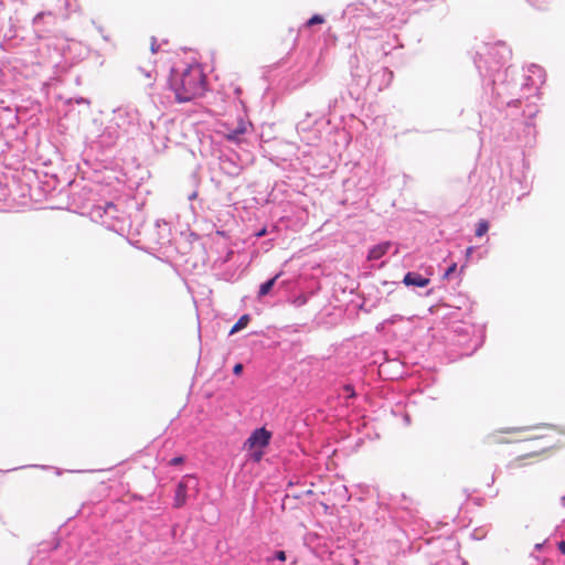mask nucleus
<instances>
[{
  "instance_id": "nucleus-1",
  "label": "nucleus",
  "mask_w": 565,
  "mask_h": 565,
  "mask_svg": "<svg viewBox=\"0 0 565 565\" xmlns=\"http://www.w3.org/2000/svg\"><path fill=\"white\" fill-rule=\"evenodd\" d=\"M170 87L179 103L200 98L206 90V77L199 65L174 68L170 75Z\"/></svg>"
},
{
  "instance_id": "nucleus-2",
  "label": "nucleus",
  "mask_w": 565,
  "mask_h": 565,
  "mask_svg": "<svg viewBox=\"0 0 565 565\" xmlns=\"http://www.w3.org/2000/svg\"><path fill=\"white\" fill-rule=\"evenodd\" d=\"M223 126L225 128L224 138L235 143L243 142L245 140L244 136L253 127L252 122L245 117H239L236 120V125L232 124V121H226Z\"/></svg>"
},
{
  "instance_id": "nucleus-3",
  "label": "nucleus",
  "mask_w": 565,
  "mask_h": 565,
  "mask_svg": "<svg viewBox=\"0 0 565 565\" xmlns=\"http://www.w3.org/2000/svg\"><path fill=\"white\" fill-rule=\"evenodd\" d=\"M271 434L266 428H257L255 429L252 435L246 440V445L249 448L259 447L264 448L269 444Z\"/></svg>"
},
{
  "instance_id": "nucleus-4",
  "label": "nucleus",
  "mask_w": 565,
  "mask_h": 565,
  "mask_svg": "<svg viewBox=\"0 0 565 565\" xmlns=\"http://www.w3.org/2000/svg\"><path fill=\"white\" fill-rule=\"evenodd\" d=\"M136 77L145 86H151L157 77V71L154 65L152 63H148L146 66L138 67Z\"/></svg>"
},
{
  "instance_id": "nucleus-5",
  "label": "nucleus",
  "mask_w": 565,
  "mask_h": 565,
  "mask_svg": "<svg viewBox=\"0 0 565 565\" xmlns=\"http://www.w3.org/2000/svg\"><path fill=\"white\" fill-rule=\"evenodd\" d=\"M186 493H188V483L183 479L178 483L177 489H175L174 501H173V507L175 509H180L181 507H183L185 504Z\"/></svg>"
},
{
  "instance_id": "nucleus-6",
  "label": "nucleus",
  "mask_w": 565,
  "mask_h": 565,
  "mask_svg": "<svg viewBox=\"0 0 565 565\" xmlns=\"http://www.w3.org/2000/svg\"><path fill=\"white\" fill-rule=\"evenodd\" d=\"M403 282L406 286L426 287L429 284V279L417 273L409 271L404 276Z\"/></svg>"
},
{
  "instance_id": "nucleus-7",
  "label": "nucleus",
  "mask_w": 565,
  "mask_h": 565,
  "mask_svg": "<svg viewBox=\"0 0 565 565\" xmlns=\"http://www.w3.org/2000/svg\"><path fill=\"white\" fill-rule=\"evenodd\" d=\"M390 246H391L390 242H384V243H381V244H377V245L373 246L369 250L367 259L369 260L380 259L381 257H383L387 253Z\"/></svg>"
},
{
  "instance_id": "nucleus-8",
  "label": "nucleus",
  "mask_w": 565,
  "mask_h": 565,
  "mask_svg": "<svg viewBox=\"0 0 565 565\" xmlns=\"http://www.w3.org/2000/svg\"><path fill=\"white\" fill-rule=\"evenodd\" d=\"M280 273L277 274L275 277H273L271 279L267 280L266 282L262 284L260 287H259V291H258V297L262 298L266 295H268L270 292V290L273 289L276 280L280 277Z\"/></svg>"
},
{
  "instance_id": "nucleus-9",
  "label": "nucleus",
  "mask_w": 565,
  "mask_h": 565,
  "mask_svg": "<svg viewBox=\"0 0 565 565\" xmlns=\"http://www.w3.org/2000/svg\"><path fill=\"white\" fill-rule=\"evenodd\" d=\"M249 320H250V318L248 315H243L237 320V322L232 327L230 334H234V333L238 332L239 330L244 329L248 324Z\"/></svg>"
},
{
  "instance_id": "nucleus-10",
  "label": "nucleus",
  "mask_w": 565,
  "mask_h": 565,
  "mask_svg": "<svg viewBox=\"0 0 565 565\" xmlns=\"http://www.w3.org/2000/svg\"><path fill=\"white\" fill-rule=\"evenodd\" d=\"M488 230H489V223H488V221H486V220H480V221L477 223V227H476V233H475V234H476V236H477V237H481V236H483V235H486V234H487Z\"/></svg>"
},
{
  "instance_id": "nucleus-11",
  "label": "nucleus",
  "mask_w": 565,
  "mask_h": 565,
  "mask_svg": "<svg viewBox=\"0 0 565 565\" xmlns=\"http://www.w3.org/2000/svg\"><path fill=\"white\" fill-rule=\"evenodd\" d=\"M536 454H526V455H523V456H519L516 457L514 460H512L510 462V467L511 468H520L523 466L522 461L525 459V458H529V457H532V456H535Z\"/></svg>"
},
{
  "instance_id": "nucleus-12",
  "label": "nucleus",
  "mask_w": 565,
  "mask_h": 565,
  "mask_svg": "<svg viewBox=\"0 0 565 565\" xmlns=\"http://www.w3.org/2000/svg\"><path fill=\"white\" fill-rule=\"evenodd\" d=\"M324 22V19L322 15L315 14L307 21V25L311 26L313 24H322Z\"/></svg>"
},
{
  "instance_id": "nucleus-13",
  "label": "nucleus",
  "mask_w": 565,
  "mask_h": 565,
  "mask_svg": "<svg viewBox=\"0 0 565 565\" xmlns=\"http://www.w3.org/2000/svg\"><path fill=\"white\" fill-rule=\"evenodd\" d=\"M489 440L490 443H493V444H500V443H509L510 440L509 439H505L503 437H500L499 435L497 434H493L489 437Z\"/></svg>"
},
{
  "instance_id": "nucleus-14",
  "label": "nucleus",
  "mask_w": 565,
  "mask_h": 565,
  "mask_svg": "<svg viewBox=\"0 0 565 565\" xmlns=\"http://www.w3.org/2000/svg\"><path fill=\"white\" fill-rule=\"evenodd\" d=\"M184 462V458L182 456H179V457H174L170 460L169 465L170 466H178V465H181Z\"/></svg>"
},
{
  "instance_id": "nucleus-15",
  "label": "nucleus",
  "mask_w": 565,
  "mask_h": 565,
  "mask_svg": "<svg viewBox=\"0 0 565 565\" xmlns=\"http://www.w3.org/2000/svg\"><path fill=\"white\" fill-rule=\"evenodd\" d=\"M457 269V264L452 263L446 270L445 277L448 278L450 275H452Z\"/></svg>"
},
{
  "instance_id": "nucleus-16",
  "label": "nucleus",
  "mask_w": 565,
  "mask_h": 565,
  "mask_svg": "<svg viewBox=\"0 0 565 565\" xmlns=\"http://www.w3.org/2000/svg\"><path fill=\"white\" fill-rule=\"evenodd\" d=\"M275 557L278 561L284 562V561H286V553L284 551H277L275 554Z\"/></svg>"
},
{
  "instance_id": "nucleus-17",
  "label": "nucleus",
  "mask_w": 565,
  "mask_h": 565,
  "mask_svg": "<svg viewBox=\"0 0 565 565\" xmlns=\"http://www.w3.org/2000/svg\"><path fill=\"white\" fill-rule=\"evenodd\" d=\"M242 370H243V365L242 364H236L234 367H233V372L234 374L236 375H239L242 373Z\"/></svg>"
},
{
  "instance_id": "nucleus-18",
  "label": "nucleus",
  "mask_w": 565,
  "mask_h": 565,
  "mask_svg": "<svg viewBox=\"0 0 565 565\" xmlns=\"http://www.w3.org/2000/svg\"><path fill=\"white\" fill-rule=\"evenodd\" d=\"M558 550L561 551L562 554L565 555V541H561L558 544Z\"/></svg>"
},
{
  "instance_id": "nucleus-19",
  "label": "nucleus",
  "mask_w": 565,
  "mask_h": 565,
  "mask_svg": "<svg viewBox=\"0 0 565 565\" xmlns=\"http://www.w3.org/2000/svg\"><path fill=\"white\" fill-rule=\"evenodd\" d=\"M472 252H473V247L472 246L468 247L466 250V257L469 258L471 256Z\"/></svg>"
},
{
  "instance_id": "nucleus-20",
  "label": "nucleus",
  "mask_w": 565,
  "mask_h": 565,
  "mask_svg": "<svg viewBox=\"0 0 565 565\" xmlns=\"http://www.w3.org/2000/svg\"><path fill=\"white\" fill-rule=\"evenodd\" d=\"M151 51H152L153 53L157 51V50H156V47H154V41H153V42H152V44H151Z\"/></svg>"
}]
</instances>
